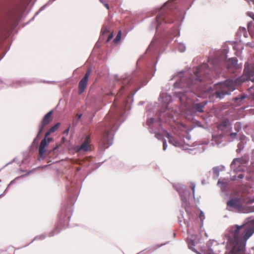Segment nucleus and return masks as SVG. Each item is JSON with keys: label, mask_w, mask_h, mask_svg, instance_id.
Returning a JSON list of instances; mask_svg holds the SVG:
<instances>
[{"label": "nucleus", "mask_w": 254, "mask_h": 254, "mask_svg": "<svg viewBox=\"0 0 254 254\" xmlns=\"http://www.w3.org/2000/svg\"><path fill=\"white\" fill-rule=\"evenodd\" d=\"M124 88V86L122 87V88L120 89V91L117 93V97H119L121 95V94H122V90Z\"/></svg>", "instance_id": "28"}, {"label": "nucleus", "mask_w": 254, "mask_h": 254, "mask_svg": "<svg viewBox=\"0 0 254 254\" xmlns=\"http://www.w3.org/2000/svg\"><path fill=\"white\" fill-rule=\"evenodd\" d=\"M163 8L162 7L159 13L158 14L156 17V21L157 23V26L158 27L160 24H161L162 23L164 22L165 23H172V21H169L167 19L166 17H165L164 16V14L162 13V10Z\"/></svg>", "instance_id": "9"}, {"label": "nucleus", "mask_w": 254, "mask_h": 254, "mask_svg": "<svg viewBox=\"0 0 254 254\" xmlns=\"http://www.w3.org/2000/svg\"><path fill=\"white\" fill-rule=\"evenodd\" d=\"M160 136H161V135H160V134H157H157H155V136H156V138H158V139H159V138H160Z\"/></svg>", "instance_id": "35"}, {"label": "nucleus", "mask_w": 254, "mask_h": 254, "mask_svg": "<svg viewBox=\"0 0 254 254\" xmlns=\"http://www.w3.org/2000/svg\"><path fill=\"white\" fill-rule=\"evenodd\" d=\"M227 207L238 208L240 206V199L239 198H233L227 202Z\"/></svg>", "instance_id": "10"}, {"label": "nucleus", "mask_w": 254, "mask_h": 254, "mask_svg": "<svg viewBox=\"0 0 254 254\" xmlns=\"http://www.w3.org/2000/svg\"><path fill=\"white\" fill-rule=\"evenodd\" d=\"M108 29L106 27H103L101 29V32L103 34H105L106 32H108Z\"/></svg>", "instance_id": "24"}, {"label": "nucleus", "mask_w": 254, "mask_h": 254, "mask_svg": "<svg viewBox=\"0 0 254 254\" xmlns=\"http://www.w3.org/2000/svg\"><path fill=\"white\" fill-rule=\"evenodd\" d=\"M235 130L237 131V132H238L239 129L241 128L240 124L239 123H237L235 124L234 126Z\"/></svg>", "instance_id": "22"}, {"label": "nucleus", "mask_w": 254, "mask_h": 254, "mask_svg": "<svg viewBox=\"0 0 254 254\" xmlns=\"http://www.w3.org/2000/svg\"><path fill=\"white\" fill-rule=\"evenodd\" d=\"M150 121H151V123H153V121H154V119L151 118V119H150Z\"/></svg>", "instance_id": "40"}, {"label": "nucleus", "mask_w": 254, "mask_h": 254, "mask_svg": "<svg viewBox=\"0 0 254 254\" xmlns=\"http://www.w3.org/2000/svg\"><path fill=\"white\" fill-rule=\"evenodd\" d=\"M232 62L233 64H235L236 62V61L235 59H233L232 60Z\"/></svg>", "instance_id": "37"}, {"label": "nucleus", "mask_w": 254, "mask_h": 254, "mask_svg": "<svg viewBox=\"0 0 254 254\" xmlns=\"http://www.w3.org/2000/svg\"><path fill=\"white\" fill-rule=\"evenodd\" d=\"M113 37V33H111L108 37V39L107 40V42H108Z\"/></svg>", "instance_id": "26"}, {"label": "nucleus", "mask_w": 254, "mask_h": 254, "mask_svg": "<svg viewBox=\"0 0 254 254\" xmlns=\"http://www.w3.org/2000/svg\"><path fill=\"white\" fill-rule=\"evenodd\" d=\"M240 150H241L239 148V149H237V152H239L240 151Z\"/></svg>", "instance_id": "41"}, {"label": "nucleus", "mask_w": 254, "mask_h": 254, "mask_svg": "<svg viewBox=\"0 0 254 254\" xmlns=\"http://www.w3.org/2000/svg\"><path fill=\"white\" fill-rule=\"evenodd\" d=\"M249 158L248 156L244 155L241 158H237L233 159L231 164V168L235 170L241 165L246 164L249 161Z\"/></svg>", "instance_id": "6"}, {"label": "nucleus", "mask_w": 254, "mask_h": 254, "mask_svg": "<svg viewBox=\"0 0 254 254\" xmlns=\"http://www.w3.org/2000/svg\"><path fill=\"white\" fill-rule=\"evenodd\" d=\"M178 34V30L177 29H176L175 30V31L174 32L173 35L171 36V38L177 36Z\"/></svg>", "instance_id": "27"}, {"label": "nucleus", "mask_w": 254, "mask_h": 254, "mask_svg": "<svg viewBox=\"0 0 254 254\" xmlns=\"http://www.w3.org/2000/svg\"><path fill=\"white\" fill-rule=\"evenodd\" d=\"M206 103H207L206 102H202L199 103H194L192 105V109L196 112L202 113L203 111V109L206 105Z\"/></svg>", "instance_id": "12"}, {"label": "nucleus", "mask_w": 254, "mask_h": 254, "mask_svg": "<svg viewBox=\"0 0 254 254\" xmlns=\"http://www.w3.org/2000/svg\"><path fill=\"white\" fill-rule=\"evenodd\" d=\"M60 230H59L58 227H56L54 230L51 232L50 234V236H54L55 234H57L59 232Z\"/></svg>", "instance_id": "21"}, {"label": "nucleus", "mask_w": 254, "mask_h": 254, "mask_svg": "<svg viewBox=\"0 0 254 254\" xmlns=\"http://www.w3.org/2000/svg\"><path fill=\"white\" fill-rule=\"evenodd\" d=\"M46 138V137H45V138L44 139H43L40 143L39 146H41V148L42 147H43L44 148H45L47 146L48 144L52 140V138L49 137L47 139V140H48V141H47Z\"/></svg>", "instance_id": "16"}, {"label": "nucleus", "mask_w": 254, "mask_h": 254, "mask_svg": "<svg viewBox=\"0 0 254 254\" xmlns=\"http://www.w3.org/2000/svg\"><path fill=\"white\" fill-rule=\"evenodd\" d=\"M213 173L215 176L216 177H218L219 174V169L217 167L213 168Z\"/></svg>", "instance_id": "20"}, {"label": "nucleus", "mask_w": 254, "mask_h": 254, "mask_svg": "<svg viewBox=\"0 0 254 254\" xmlns=\"http://www.w3.org/2000/svg\"><path fill=\"white\" fill-rule=\"evenodd\" d=\"M60 123H57L55 126L51 127L49 130L45 134V137H47L50 134L56 131L58 128H59L60 126Z\"/></svg>", "instance_id": "15"}, {"label": "nucleus", "mask_w": 254, "mask_h": 254, "mask_svg": "<svg viewBox=\"0 0 254 254\" xmlns=\"http://www.w3.org/2000/svg\"><path fill=\"white\" fill-rule=\"evenodd\" d=\"M254 233V219L239 226H232L229 231V239L231 243L240 245V252L242 254L247 241Z\"/></svg>", "instance_id": "1"}, {"label": "nucleus", "mask_w": 254, "mask_h": 254, "mask_svg": "<svg viewBox=\"0 0 254 254\" xmlns=\"http://www.w3.org/2000/svg\"><path fill=\"white\" fill-rule=\"evenodd\" d=\"M237 132H233V133H231L230 134V136L233 138H234L236 137V135H237Z\"/></svg>", "instance_id": "29"}, {"label": "nucleus", "mask_w": 254, "mask_h": 254, "mask_svg": "<svg viewBox=\"0 0 254 254\" xmlns=\"http://www.w3.org/2000/svg\"><path fill=\"white\" fill-rule=\"evenodd\" d=\"M90 141V137L89 135L86 136L84 142L79 146L76 147V150L77 152L80 151H87L90 149V146L89 143Z\"/></svg>", "instance_id": "8"}, {"label": "nucleus", "mask_w": 254, "mask_h": 254, "mask_svg": "<svg viewBox=\"0 0 254 254\" xmlns=\"http://www.w3.org/2000/svg\"><path fill=\"white\" fill-rule=\"evenodd\" d=\"M80 170V167H77L76 168V171L78 172V171H79Z\"/></svg>", "instance_id": "39"}, {"label": "nucleus", "mask_w": 254, "mask_h": 254, "mask_svg": "<svg viewBox=\"0 0 254 254\" xmlns=\"http://www.w3.org/2000/svg\"><path fill=\"white\" fill-rule=\"evenodd\" d=\"M91 74V70L88 69L84 77L81 79L78 84V93L81 94L85 90L88 83V78Z\"/></svg>", "instance_id": "5"}, {"label": "nucleus", "mask_w": 254, "mask_h": 254, "mask_svg": "<svg viewBox=\"0 0 254 254\" xmlns=\"http://www.w3.org/2000/svg\"><path fill=\"white\" fill-rule=\"evenodd\" d=\"M228 241H229L230 244L233 247V249L232 250V254H240V245H239V244H236V243H233L230 242V239H229V233L228 234ZM245 246L244 248L243 252L242 254H245Z\"/></svg>", "instance_id": "11"}, {"label": "nucleus", "mask_w": 254, "mask_h": 254, "mask_svg": "<svg viewBox=\"0 0 254 254\" xmlns=\"http://www.w3.org/2000/svg\"><path fill=\"white\" fill-rule=\"evenodd\" d=\"M249 63L245 64L244 73L246 75L237 78L235 80L232 79L227 80L225 82L216 85L218 89L215 93L217 98H222L224 95L229 94L230 92L236 89V86L244 82L246 80H250L254 82V66L250 69L248 68Z\"/></svg>", "instance_id": "2"}, {"label": "nucleus", "mask_w": 254, "mask_h": 254, "mask_svg": "<svg viewBox=\"0 0 254 254\" xmlns=\"http://www.w3.org/2000/svg\"><path fill=\"white\" fill-rule=\"evenodd\" d=\"M209 70L206 64H203L200 65L194 69V75L191 76L192 77L189 78L183 77L180 79L181 87L182 88L188 87L190 88V91L194 92L193 86L200 82L202 80V78L201 76L208 73Z\"/></svg>", "instance_id": "3"}, {"label": "nucleus", "mask_w": 254, "mask_h": 254, "mask_svg": "<svg viewBox=\"0 0 254 254\" xmlns=\"http://www.w3.org/2000/svg\"><path fill=\"white\" fill-rule=\"evenodd\" d=\"M248 15L254 20V13L252 12H249L248 13Z\"/></svg>", "instance_id": "30"}, {"label": "nucleus", "mask_w": 254, "mask_h": 254, "mask_svg": "<svg viewBox=\"0 0 254 254\" xmlns=\"http://www.w3.org/2000/svg\"><path fill=\"white\" fill-rule=\"evenodd\" d=\"M121 36H122V31H119L117 34V35L116 36V38L114 40V42L117 43L119 42L121 40Z\"/></svg>", "instance_id": "19"}, {"label": "nucleus", "mask_w": 254, "mask_h": 254, "mask_svg": "<svg viewBox=\"0 0 254 254\" xmlns=\"http://www.w3.org/2000/svg\"><path fill=\"white\" fill-rule=\"evenodd\" d=\"M167 142L166 140H164L163 142V149L164 150H165L167 148Z\"/></svg>", "instance_id": "25"}, {"label": "nucleus", "mask_w": 254, "mask_h": 254, "mask_svg": "<svg viewBox=\"0 0 254 254\" xmlns=\"http://www.w3.org/2000/svg\"><path fill=\"white\" fill-rule=\"evenodd\" d=\"M230 124L229 120L228 119H225L222 120L217 126V127L221 130H223L228 127Z\"/></svg>", "instance_id": "14"}, {"label": "nucleus", "mask_w": 254, "mask_h": 254, "mask_svg": "<svg viewBox=\"0 0 254 254\" xmlns=\"http://www.w3.org/2000/svg\"><path fill=\"white\" fill-rule=\"evenodd\" d=\"M114 121H111L106 125V128L102 134L99 143V146L102 149H105L109 147L113 142V131L114 127Z\"/></svg>", "instance_id": "4"}, {"label": "nucleus", "mask_w": 254, "mask_h": 254, "mask_svg": "<svg viewBox=\"0 0 254 254\" xmlns=\"http://www.w3.org/2000/svg\"><path fill=\"white\" fill-rule=\"evenodd\" d=\"M109 118V116L106 117V119H107Z\"/></svg>", "instance_id": "42"}, {"label": "nucleus", "mask_w": 254, "mask_h": 254, "mask_svg": "<svg viewBox=\"0 0 254 254\" xmlns=\"http://www.w3.org/2000/svg\"><path fill=\"white\" fill-rule=\"evenodd\" d=\"M164 135L168 139L170 143L175 146H179L180 145V143L178 140L172 136L168 132H165Z\"/></svg>", "instance_id": "13"}, {"label": "nucleus", "mask_w": 254, "mask_h": 254, "mask_svg": "<svg viewBox=\"0 0 254 254\" xmlns=\"http://www.w3.org/2000/svg\"><path fill=\"white\" fill-rule=\"evenodd\" d=\"M69 130V127H68L64 132V133H68Z\"/></svg>", "instance_id": "36"}, {"label": "nucleus", "mask_w": 254, "mask_h": 254, "mask_svg": "<svg viewBox=\"0 0 254 254\" xmlns=\"http://www.w3.org/2000/svg\"><path fill=\"white\" fill-rule=\"evenodd\" d=\"M53 114L52 111H50L48 112L44 117L41 124L39 126V132L37 134V137L40 135V134L42 132L44 129L45 127L48 125L52 120V115Z\"/></svg>", "instance_id": "7"}, {"label": "nucleus", "mask_w": 254, "mask_h": 254, "mask_svg": "<svg viewBox=\"0 0 254 254\" xmlns=\"http://www.w3.org/2000/svg\"><path fill=\"white\" fill-rule=\"evenodd\" d=\"M76 116H77L78 119H79L81 118V117L82 116V114H77Z\"/></svg>", "instance_id": "34"}, {"label": "nucleus", "mask_w": 254, "mask_h": 254, "mask_svg": "<svg viewBox=\"0 0 254 254\" xmlns=\"http://www.w3.org/2000/svg\"><path fill=\"white\" fill-rule=\"evenodd\" d=\"M186 92H183V93L179 92L178 93V96L180 98V102H182V103H183L184 102L185 98H188L187 97L186 94Z\"/></svg>", "instance_id": "17"}, {"label": "nucleus", "mask_w": 254, "mask_h": 254, "mask_svg": "<svg viewBox=\"0 0 254 254\" xmlns=\"http://www.w3.org/2000/svg\"><path fill=\"white\" fill-rule=\"evenodd\" d=\"M100 1H102V0H100Z\"/></svg>", "instance_id": "43"}, {"label": "nucleus", "mask_w": 254, "mask_h": 254, "mask_svg": "<svg viewBox=\"0 0 254 254\" xmlns=\"http://www.w3.org/2000/svg\"><path fill=\"white\" fill-rule=\"evenodd\" d=\"M89 159H90V158H86L85 160L81 161L79 163V164L80 165H83V163H84V162L85 161V160H89Z\"/></svg>", "instance_id": "31"}, {"label": "nucleus", "mask_w": 254, "mask_h": 254, "mask_svg": "<svg viewBox=\"0 0 254 254\" xmlns=\"http://www.w3.org/2000/svg\"><path fill=\"white\" fill-rule=\"evenodd\" d=\"M244 177V176L242 174L239 175L238 176V178L240 179H243Z\"/></svg>", "instance_id": "33"}, {"label": "nucleus", "mask_w": 254, "mask_h": 254, "mask_svg": "<svg viewBox=\"0 0 254 254\" xmlns=\"http://www.w3.org/2000/svg\"><path fill=\"white\" fill-rule=\"evenodd\" d=\"M190 188H191V190H192L193 193L194 194V188H195L194 185H193V184H191V185L190 186Z\"/></svg>", "instance_id": "32"}, {"label": "nucleus", "mask_w": 254, "mask_h": 254, "mask_svg": "<svg viewBox=\"0 0 254 254\" xmlns=\"http://www.w3.org/2000/svg\"><path fill=\"white\" fill-rule=\"evenodd\" d=\"M46 152L45 148L42 147L41 148V146H39V156L40 158H44V154Z\"/></svg>", "instance_id": "18"}, {"label": "nucleus", "mask_w": 254, "mask_h": 254, "mask_svg": "<svg viewBox=\"0 0 254 254\" xmlns=\"http://www.w3.org/2000/svg\"><path fill=\"white\" fill-rule=\"evenodd\" d=\"M199 217L201 221H203V220L204 219V215L203 212L200 211L199 215Z\"/></svg>", "instance_id": "23"}, {"label": "nucleus", "mask_w": 254, "mask_h": 254, "mask_svg": "<svg viewBox=\"0 0 254 254\" xmlns=\"http://www.w3.org/2000/svg\"><path fill=\"white\" fill-rule=\"evenodd\" d=\"M105 7H106L108 9H109V5H108V4H105Z\"/></svg>", "instance_id": "38"}]
</instances>
